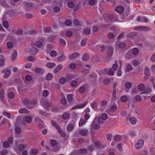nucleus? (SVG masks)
I'll return each mask as SVG.
<instances>
[{
  "label": "nucleus",
  "mask_w": 155,
  "mask_h": 155,
  "mask_svg": "<svg viewBox=\"0 0 155 155\" xmlns=\"http://www.w3.org/2000/svg\"><path fill=\"white\" fill-rule=\"evenodd\" d=\"M27 145L26 144H20L14 147L15 150L18 152V151H22L25 149H26L27 147Z\"/></svg>",
  "instance_id": "1"
},
{
  "label": "nucleus",
  "mask_w": 155,
  "mask_h": 155,
  "mask_svg": "<svg viewBox=\"0 0 155 155\" xmlns=\"http://www.w3.org/2000/svg\"><path fill=\"white\" fill-rule=\"evenodd\" d=\"M144 140L143 139H139L135 144V147L137 149L141 148L144 144Z\"/></svg>",
  "instance_id": "2"
},
{
  "label": "nucleus",
  "mask_w": 155,
  "mask_h": 155,
  "mask_svg": "<svg viewBox=\"0 0 155 155\" xmlns=\"http://www.w3.org/2000/svg\"><path fill=\"white\" fill-rule=\"evenodd\" d=\"M2 73H5L3 75V77L5 78H8L10 75L11 71L10 70H8L7 69H5L2 70Z\"/></svg>",
  "instance_id": "3"
},
{
  "label": "nucleus",
  "mask_w": 155,
  "mask_h": 155,
  "mask_svg": "<svg viewBox=\"0 0 155 155\" xmlns=\"http://www.w3.org/2000/svg\"><path fill=\"white\" fill-rule=\"evenodd\" d=\"M87 102L86 101L84 103L81 104H77L75 106H74L71 108V110H74L78 108V109H81L83 107H84L87 104Z\"/></svg>",
  "instance_id": "4"
},
{
  "label": "nucleus",
  "mask_w": 155,
  "mask_h": 155,
  "mask_svg": "<svg viewBox=\"0 0 155 155\" xmlns=\"http://www.w3.org/2000/svg\"><path fill=\"white\" fill-rule=\"evenodd\" d=\"M114 51V48L111 46L107 47V53L109 57H111L113 55Z\"/></svg>",
  "instance_id": "5"
},
{
  "label": "nucleus",
  "mask_w": 155,
  "mask_h": 155,
  "mask_svg": "<svg viewBox=\"0 0 155 155\" xmlns=\"http://www.w3.org/2000/svg\"><path fill=\"white\" fill-rule=\"evenodd\" d=\"M51 124L52 126H54L57 129L58 132H60L61 129L60 126L58 124L53 120L51 121Z\"/></svg>",
  "instance_id": "6"
},
{
  "label": "nucleus",
  "mask_w": 155,
  "mask_h": 155,
  "mask_svg": "<svg viewBox=\"0 0 155 155\" xmlns=\"http://www.w3.org/2000/svg\"><path fill=\"white\" fill-rule=\"evenodd\" d=\"M88 132V130L86 129H82L79 130V134L82 136L87 135Z\"/></svg>",
  "instance_id": "7"
},
{
  "label": "nucleus",
  "mask_w": 155,
  "mask_h": 155,
  "mask_svg": "<svg viewBox=\"0 0 155 155\" xmlns=\"http://www.w3.org/2000/svg\"><path fill=\"white\" fill-rule=\"evenodd\" d=\"M42 105L44 108L47 110H49V107L51 106V103L47 101L43 102L42 104Z\"/></svg>",
  "instance_id": "8"
},
{
  "label": "nucleus",
  "mask_w": 155,
  "mask_h": 155,
  "mask_svg": "<svg viewBox=\"0 0 155 155\" xmlns=\"http://www.w3.org/2000/svg\"><path fill=\"white\" fill-rule=\"evenodd\" d=\"M38 52V49L32 47L30 50V53L31 55H35Z\"/></svg>",
  "instance_id": "9"
},
{
  "label": "nucleus",
  "mask_w": 155,
  "mask_h": 155,
  "mask_svg": "<svg viewBox=\"0 0 155 155\" xmlns=\"http://www.w3.org/2000/svg\"><path fill=\"white\" fill-rule=\"evenodd\" d=\"M124 9L123 7L121 5L117 6L115 8V11L119 13H122Z\"/></svg>",
  "instance_id": "10"
},
{
  "label": "nucleus",
  "mask_w": 155,
  "mask_h": 155,
  "mask_svg": "<svg viewBox=\"0 0 155 155\" xmlns=\"http://www.w3.org/2000/svg\"><path fill=\"white\" fill-rule=\"evenodd\" d=\"M79 53L76 52L74 53L71 54L69 56V59L70 60H73L78 58L79 56Z\"/></svg>",
  "instance_id": "11"
},
{
  "label": "nucleus",
  "mask_w": 155,
  "mask_h": 155,
  "mask_svg": "<svg viewBox=\"0 0 155 155\" xmlns=\"http://www.w3.org/2000/svg\"><path fill=\"white\" fill-rule=\"evenodd\" d=\"M56 66V64L53 62H48L46 63V66L49 68H52Z\"/></svg>",
  "instance_id": "12"
},
{
  "label": "nucleus",
  "mask_w": 155,
  "mask_h": 155,
  "mask_svg": "<svg viewBox=\"0 0 155 155\" xmlns=\"http://www.w3.org/2000/svg\"><path fill=\"white\" fill-rule=\"evenodd\" d=\"M62 67L63 66L61 64L58 65L54 69V72L55 74L57 73L62 69Z\"/></svg>",
  "instance_id": "13"
},
{
  "label": "nucleus",
  "mask_w": 155,
  "mask_h": 155,
  "mask_svg": "<svg viewBox=\"0 0 155 155\" xmlns=\"http://www.w3.org/2000/svg\"><path fill=\"white\" fill-rule=\"evenodd\" d=\"M78 75L77 74H70L68 76V78L71 79L76 78L75 79L76 80H78Z\"/></svg>",
  "instance_id": "14"
},
{
  "label": "nucleus",
  "mask_w": 155,
  "mask_h": 155,
  "mask_svg": "<svg viewBox=\"0 0 155 155\" xmlns=\"http://www.w3.org/2000/svg\"><path fill=\"white\" fill-rule=\"evenodd\" d=\"M116 44V45L119 48L123 49L125 46V44L123 42L119 43V41H117Z\"/></svg>",
  "instance_id": "15"
},
{
  "label": "nucleus",
  "mask_w": 155,
  "mask_h": 155,
  "mask_svg": "<svg viewBox=\"0 0 155 155\" xmlns=\"http://www.w3.org/2000/svg\"><path fill=\"white\" fill-rule=\"evenodd\" d=\"M129 121L132 124L134 125L136 124L137 120L135 117H131L130 118Z\"/></svg>",
  "instance_id": "16"
},
{
  "label": "nucleus",
  "mask_w": 155,
  "mask_h": 155,
  "mask_svg": "<svg viewBox=\"0 0 155 155\" xmlns=\"http://www.w3.org/2000/svg\"><path fill=\"white\" fill-rule=\"evenodd\" d=\"M92 126L95 130H98L100 128V126L97 123H95L94 121H93L92 124Z\"/></svg>",
  "instance_id": "17"
},
{
  "label": "nucleus",
  "mask_w": 155,
  "mask_h": 155,
  "mask_svg": "<svg viewBox=\"0 0 155 155\" xmlns=\"http://www.w3.org/2000/svg\"><path fill=\"white\" fill-rule=\"evenodd\" d=\"M18 112L19 113H25L26 114H28L29 112V110L25 108H20Z\"/></svg>",
  "instance_id": "18"
},
{
  "label": "nucleus",
  "mask_w": 155,
  "mask_h": 155,
  "mask_svg": "<svg viewBox=\"0 0 155 155\" xmlns=\"http://www.w3.org/2000/svg\"><path fill=\"white\" fill-rule=\"evenodd\" d=\"M90 71L89 69L84 68L81 72V73L83 74V76L84 77L86 76L87 75Z\"/></svg>",
  "instance_id": "19"
},
{
  "label": "nucleus",
  "mask_w": 155,
  "mask_h": 155,
  "mask_svg": "<svg viewBox=\"0 0 155 155\" xmlns=\"http://www.w3.org/2000/svg\"><path fill=\"white\" fill-rule=\"evenodd\" d=\"M67 97L68 102L69 103H71L72 102L73 98L72 94H68L67 95Z\"/></svg>",
  "instance_id": "20"
},
{
  "label": "nucleus",
  "mask_w": 155,
  "mask_h": 155,
  "mask_svg": "<svg viewBox=\"0 0 155 155\" xmlns=\"http://www.w3.org/2000/svg\"><path fill=\"white\" fill-rule=\"evenodd\" d=\"M74 125L72 124H69L67 127V130L69 131H72L74 128Z\"/></svg>",
  "instance_id": "21"
},
{
  "label": "nucleus",
  "mask_w": 155,
  "mask_h": 155,
  "mask_svg": "<svg viewBox=\"0 0 155 155\" xmlns=\"http://www.w3.org/2000/svg\"><path fill=\"white\" fill-rule=\"evenodd\" d=\"M53 78V75L51 73H48L46 75L45 79L47 81H50Z\"/></svg>",
  "instance_id": "22"
},
{
  "label": "nucleus",
  "mask_w": 155,
  "mask_h": 155,
  "mask_svg": "<svg viewBox=\"0 0 155 155\" xmlns=\"http://www.w3.org/2000/svg\"><path fill=\"white\" fill-rule=\"evenodd\" d=\"M58 132L60 133L61 136L63 137L65 139L67 140L68 138L69 137L68 135H67L63 132H62L61 129V132Z\"/></svg>",
  "instance_id": "23"
},
{
  "label": "nucleus",
  "mask_w": 155,
  "mask_h": 155,
  "mask_svg": "<svg viewBox=\"0 0 155 155\" xmlns=\"http://www.w3.org/2000/svg\"><path fill=\"white\" fill-rule=\"evenodd\" d=\"M65 55L64 54H63L59 57L57 58V60L58 61L60 62L64 61L65 60Z\"/></svg>",
  "instance_id": "24"
},
{
  "label": "nucleus",
  "mask_w": 155,
  "mask_h": 155,
  "mask_svg": "<svg viewBox=\"0 0 155 155\" xmlns=\"http://www.w3.org/2000/svg\"><path fill=\"white\" fill-rule=\"evenodd\" d=\"M3 114L8 118H10L11 117V114L7 111L4 110L2 112Z\"/></svg>",
  "instance_id": "25"
},
{
  "label": "nucleus",
  "mask_w": 155,
  "mask_h": 155,
  "mask_svg": "<svg viewBox=\"0 0 155 155\" xmlns=\"http://www.w3.org/2000/svg\"><path fill=\"white\" fill-rule=\"evenodd\" d=\"M144 73L146 76L149 77L150 75V71L149 68H145Z\"/></svg>",
  "instance_id": "26"
},
{
  "label": "nucleus",
  "mask_w": 155,
  "mask_h": 155,
  "mask_svg": "<svg viewBox=\"0 0 155 155\" xmlns=\"http://www.w3.org/2000/svg\"><path fill=\"white\" fill-rule=\"evenodd\" d=\"M70 115L68 113H64L62 115V118L64 120H67L70 117Z\"/></svg>",
  "instance_id": "27"
},
{
  "label": "nucleus",
  "mask_w": 155,
  "mask_h": 155,
  "mask_svg": "<svg viewBox=\"0 0 155 155\" xmlns=\"http://www.w3.org/2000/svg\"><path fill=\"white\" fill-rule=\"evenodd\" d=\"M138 88L140 91H142L145 89V86L143 84H140L138 85Z\"/></svg>",
  "instance_id": "28"
},
{
  "label": "nucleus",
  "mask_w": 155,
  "mask_h": 155,
  "mask_svg": "<svg viewBox=\"0 0 155 155\" xmlns=\"http://www.w3.org/2000/svg\"><path fill=\"white\" fill-rule=\"evenodd\" d=\"M1 58L0 59V67H2L4 64L5 59L3 55H1Z\"/></svg>",
  "instance_id": "29"
},
{
  "label": "nucleus",
  "mask_w": 155,
  "mask_h": 155,
  "mask_svg": "<svg viewBox=\"0 0 155 155\" xmlns=\"http://www.w3.org/2000/svg\"><path fill=\"white\" fill-rule=\"evenodd\" d=\"M67 81L66 79L64 77H61L59 79V82L61 84H64Z\"/></svg>",
  "instance_id": "30"
},
{
  "label": "nucleus",
  "mask_w": 155,
  "mask_h": 155,
  "mask_svg": "<svg viewBox=\"0 0 155 155\" xmlns=\"http://www.w3.org/2000/svg\"><path fill=\"white\" fill-rule=\"evenodd\" d=\"M71 86L73 87H75L78 85L77 82L75 80H73L70 83Z\"/></svg>",
  "instance_id": "31"
},
{
  "label": "nucleus",
  "mask_w": 155,
  "mask_h": 155,
  "mask_svg": "<svg viewBox=\"0 0 155 155\" xmlns=\"http://www.w3.org/2000/svg\"><path fill=\"white\" fill-rule=\"evenodd\" d=\"M84 32L87 35H89L91 34V29L88 28H86L84 29Z\"/></svg>",
  "instance_id": "32"
},
{
  "label": "nucleus",
  "mask_w": 155,
  "mask_h": 155,
  "mask_svg": "<svg viewBox=\"0 0 155 155\" xmlns=\"http://www.w3.org/2000/svg\"><path fill=\"white\" fill-rule=\"evenodd\" d=\"M118 64H117V61L116 60L115 61V63L114 64L111 68L113 69L115 71H116L117 70V69L118 67Z\"/></svg>",
  "instance_id": "33"
},
{
  "label": "nucleus",
  "mask_w": 155,
  "mask_h": 155,
  "mask_svg": "<svg viewBox=\"0 0 155 155\" xmlns=\"http://www.w3.org/2000/svg\"><path fill=\"white\" fill-rule=\"evenodd\" d=\"M38 152V150L34 149L30 151V155H35Z\"/></svg>",
  "instance_id": "34"
},
{
  "label": "nucleus",
  "mask_w": 155,
  "mask_h": 155,
  "mask_svg": "<svg viewBox=\"0 0 155 155\" xmlns=\"http://www.w3.org/2000/svg\"><path fill=\"white\" fill-rule=\"evenodd\" d=\"M86 90L85 87L84 86H81L79 88V92L81 93H84Z\"/></svg>",
  "instance_id": "35"
},
{
  "label": "nucleus",
  "mask_w": 155,
  "mask_h": 155,
  "mask_svg": "<svg viewBox=\"0 0 155 155\" xmlns=\"http://www.w3.org/2000/svg\"><path fill=\"white\" fill-rule=\"evenodd\" d=\"M89 58V55L87 54H85L83 56L82 60L83 61H86L88 60Z\"/></svg>",
  "instance_id": "36"
},
{
  "label": "nucleus",
  "mask_w": 155,
  "mask_h": 155,
  "mask_svg": "<svg viewBox=\"0 0 155 155\" xmlns=\"http://www.w3.org/2000/svg\"><path fill=\"white\" fill-rule=\"evenodd\" d=\"M101 118L104 120H106L108 118V116L105 113H103L101 116Z\"/></svg>",
  "instance_id": "37"
},
{
  "label": "nucleus",
  "mask_w": 155,
  "mask_h": 155,
  "mask_svg": "<svg viewBox=\"0 0 155 155\" xmlns=\"http://www.w3.org/2000/svg\"><path fill=\"white\" fill-rule=\"evenodd\" d=\"M35 45L38 48H40L42 46V43L40 41H36Z\"/></svg>",
  "instance_id": "38"
},
{
  "label": "nucleus",
  "mask_w": 155,
  "mask_h": 155,
  "mask_svg": "<svg viewBox=\"0 0 155 155\" xmlns=\"http://www.w3.org/2000/svg\"><path fill=\"white\" fill-rule=\"evenodd\" d=\"M140 30L144 31H147L150 30L149 28L147 27L140 26Z\"/></svg>",
  "instance_id": "39"
},
{
  "label": "nucleus",
  "mask_w": 155,
  "mask_h": 155,
  "mask_svg": "<svg viewBox=\"0 0 155 155\" xmlns=\"http://www.w3.org/2000/svg\"><path fill=\"white\" fill-rule=\"evenodd\" d=\"M49 93L47 90H43L42 91V95L44 97H47Z\"/></svg>",
  "instance_id": "40"
},
{
  "label": "nucleus",
  "mask_w": 155,
  "mask_h": 155,
  "mask_svg": "<svg viewBox=\"0 0 155 155\" xmlns=\"http://www.w3.org/2000/svg\"><path fill=\"white\" fill-rule=\"evenodd\" d=\"M8 96L11 99H13L15 97V94L13 92H10L8 94Z\"/></svg>",
  "instance_id": "41"
},
{
  "label": "nucleus",
  "mask_w": 155,
  "mask_h": 155,
  "mask_svg": "<svg viewBox=\"0 0 155 155\" xmlns=\"http://www.w3.org/2000/svg\"><path fill=\"white\" fill-rule=\"evenodd\" d=\"M50 143L51 146L53 147H55L56 146L57 144V141L54 139L51 140H50Z\"/></svg>",
  "instance_id": "42"
},
{
  "label": "nucleus",
  "mask_w": 155,
  "mask_h": 155,
  "mask_svg": "<svg viewBox=\"0 0 155 155\" xmlns=\"http://www.w3.org/2000/svg\"><path fill=\"white\" fill-rule=\"evenodd\" d=\"M87 39L85 38L82 39L81 42V46L83 47L86 44Z\"/></svg>",
  "instance_id": "43"
},
{
  "label": "nucleus",
  "mask_w": 155,
  "mask_h": 155,
  "mask_svg": "<svg viewBox=\"0 0 155 155\" xmlns=\"http://www.w3.org/2000/svg\"><path fill=\"white\" fill-rule=\"evenodd\" d=\"M69 67L71 70H74L76 68V65L75 64L71 63L69 65Z\"/></svg>",
  "instance_id": "44"
},
{
  "label": "nucleus",
  "mask_w": 155,
  "mask_h": 155,
  "mask_svg": "<svg viewBox=\"0 0 155 155\" xmlns=\"http://www.w3.org/2000/svg\"><path fill=\"white\" fill-rule=\"evenodd\" d=\"M115 71L114 69L111 68L108 72V74L109 75H114Z\"/></svg>",
  "instance_id": "45"
},
{
  "label": "nucleus",
  "mask_w": 155,
  "mask_h": 155,
  "mask_svg": "<svg viewBox=\"0 0 155 155\" xmlns=\"http://www.w3.org/2000/svg\"><path fill=\"white\" fill-rule=\"evenodd\" d=\"M17 55V53L16 51H14L13 54L12 55V60L14 61L15 60L16 58Z\"/></svg>",
  "instance_id": "46"
},
{
  "label": "nucleus",
  "mask_w": 155,
  "mask_h": 155,
  "mask_svg": "<svg viewBox=\"0 0 155 155\" xmlns=\"http://www.w3.org/2000/svg\"><path fill=\"white\" fill-rule=\"evenodd\" d=\"M97 103L95 102H94L91 104V106L92 109L94 110H95V108L97 107Z\"/></svg>",
  "instance_id": "47"
},
{
  "label": "nucleus",
  "mask_w": 155,
  "mask_h": 155,
  "mask_svg": "<svg viewBox=\"0 0 155 155\" xmlns=\"http://www.w3.org/2000/svg\"><path fill=\"white\" fill-rule=\"evenodd\" d=\"M59 42L61 45L63 46L65 45L66 44V42L65 40L61 38H60L59 39Z\"/></svg>",
  "instance_id": "48"
},
{
  "label": "nucleus",
  "mask_w": 155,
  "mask_h": 155,
  "mask_svg": "<svg viewBox=\"0 0 155 155\" xmlns=\"http://www.w3.org/2000/svg\"><path fill=\"white\" fill-rule=\"evenodd\" d=\"M3 146L5 148H8L9 146V144L8 141H5L3 143Z\"/></svg>",
  "instance_id": "49"
},
{
  "label": "nucleus",
  "mask_w": 155,
  "mask_h": 155,
  "mask_svg": "<svg viewBox=\"0 0 155 155\" xmlns=\"http://www.w3.org/2000/svg\"><path fill=\"white\" fill-rule=\"evenodd\" d=\"M87 152V150L86 149H80L79 150V153L82 154H85Z\"/></svg>",
  "instance_id": "50"
},
{
  "label": "nucleus",
  "mask_w": 155,
  "mask_h": 155,
  "mask_svg": "<svg viewBox=\"0 0 155 155\" xmlns=\"http://www.w3.org/2000/svg\"><path fill=\"white\" fill-rule=\"evenodd\" d=\"M23 103L26 105L29 104H31L30 100L28 99H24L23 101Z\"/></svg>",
  "instance_id": "51"
},
{
  "label": "nucleus",
  "mask_w": 155,
  "mask_h": 155,
  "mask_svg": "<svg viewBox=\"0 0 155 155\" xmlns=\"http://www.w3.org/2000/svg\"><path fill=\"white\" fill-rule=\"evenodd\" d=\"M57 52L54 50L52 51L50 53V55L52 57H55L57 55Z\"/></svg>",
  "instance_id": "52"
},
{
  "label": "nucleus",
  "mask_w": 155,
  "mask_h": 155,
  "mask_svg": "<svg viewBox=\"0 0 155 155\" xmlns=\"http://www.w3.org/2000/svg\"><path fill=\"white\" fill-rule=\"evenodd\" d=\"M139 49L137 48H135L133 50V53L134 55H137L139 53Z\"/></svg>",
  "instance_id": "53"
},
{
  "label": "nucleus",
  "mask_w": 155,
  "mask_h": 155,
  "mask_svg": "<svg viewBox=\"0 0 155 155\" xmlns=\"http://www.w3.org/2000/svg\"><path fill=\"white\" fill-rule=\"evenodd\" d=\"M43 30L44 32L46 33H49L51 30V28L48 27L44 28Z\"/></svg>",
  "instance_id": "54"
},
{
  "label": "nucleus",
  "mask_w": 155,
  "mask_h": 155,
  "mask_svg": "<svg viewBox=\"0 0 155 155\" xmlns=\"http://www.w3.org/2000/svg\"><path fill=\"white\" fill-rule=\"evenodd\" d=\"M37 31L35 30H32L30 31H29L26 33V34L33 35L36 33Z\"/></svg>",
  "instance_id": "55"
},
{
  "label": "nucleus",
  "mask_w": 155,
  "mask_h": 155,
  "mask_svg": "<svg viewBox=\"0 0 155 155\" xmlns=\"http://www.w3.org/2000/svg\"><path fill=\"white\" fill-rule=\"evenodd\" d=\"M114 36V34L112 32H110L108 33L107 35V37L109 39H112Z\"/></svg>",
  "instance_id": "56"
},
{
  "label": "nucleus",
  "mask_w": 155,
  "mask_h": 155,
  "mask_svg": "<svg viewBox=\"0 0 155 155\" xmlns=\"http://www.w3.org/2000/svg\"><path fill=\"white\" fill-rule=\"evenodd\" d=\"M39 113L43 115V116H48L49 115V114L47 112L42 111V110H40L39 111Z\"/></svg>",
  "instance_id": "57"
},
{
  "label": "nucleus",
  "mask_w": 155,
  "mask_h": 155,
  "mask_svg": "<svg viewBox=\"0 0 155 155\" xmlns=\"http://www.w3.org/2000/svg\"><path fill=\"white\" fill-rule=\"evenodd\" d=\"M71 20L69 19H67L65 22V25L67 26H70L71 24Z\"/></svg>",
  "instance_id": "58"
},
{
  "label": "nucleus",
  "mask_w": 155,
  "mask_h": 155,
  "mask_svg": "<svg viewBox=\"0 0 155 155\" xmlns=\"http://www.w3.org/2000/svg\"><path fill=\"white\" fill-rule=\"evenodd\" d=\"M86 121L82 119H81L79 122V126L80 127L83 126L85 124Z\"/></svg>",
  "instance_id": "59"
},
{
  "label": "nucleus",
  "mask_w": 155,
  "mask_h": 155,
  "mask_svg": "<svg viewBox=\"0 0 155 155\" xmlns=\"http://www.w3.org/2000/svg\"><path fill=\"white\" fill-rule=\"evenodd\" d=\"M25 120L27 123H30L32 120L31 117L30 116H27L25 118Z\"/></svg>",
  "instance_id": "60"
},
{
  "label": "nucleus",
  "mask_w": 155,
  "mask_h": 155,
  "mask_svg": "<svg viewBox=\"0 0 155 155\" xmlns=\"http://www.w3.org/2000/svg\"><path fill=\"white\" fill-rule=\"evenodd\" d=\"M133 67L132 65L130 64H129L127 66V72H129L132 69Z\"/></svg>",
  "instance_id": "61"
},
{
  "label": "nucleus",
  "mask_w": 155,
  "mask_h": 155,
  "mask_svg": "<svg viewBox=\"0 0 155 155\" xmlns=\"http://www.w3.org/2000/svg\"><path fill=\"white\" fill-rule=\"evenodd\" d=\"M117 106L116 104L110 107V110L113 111H114L117 108Z\"/></svg>",
  "instance_id": "62"
},
{
  "label": "nucleus",
  "mask_w": 155,
  "mask_h": 155,
  "mask_svg": "<svg viewBox=\"0 0 155 155\" xmlns=\"http://www.w3.org/2000/svg\"><path fill=\"white\" fill-rule=\"evenodd\" d=\"M2 24L5 28H7L9 26L8 22L6 21H4L3 22Z\"/></svg>",
  "instance_id": "63"
},
{
  "label": "nucleus",
  "mask_w": 155,
  "mask_h": 155,
  "mask_svg": "<svg viewBox=\"0 0 155 155\" xmlns=\"http://www.w3.org/2000/svg\"><path fill=\"white\" fill-rule=\"evenodd\" d=\"M60 8L58 6H55L53 8V11L56 12H58L60 11Z\"/></svg>",
  "instance_id": "64"
}]
</instances>
